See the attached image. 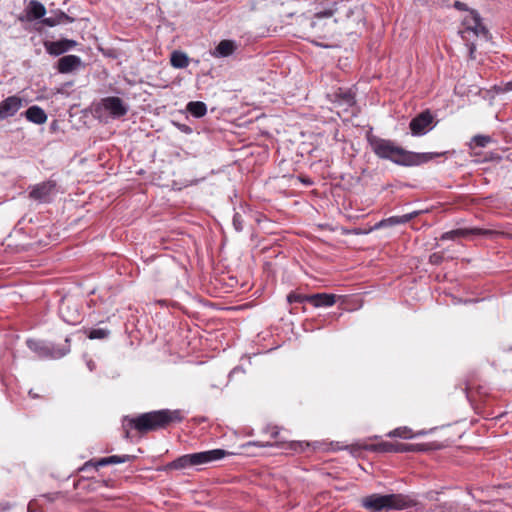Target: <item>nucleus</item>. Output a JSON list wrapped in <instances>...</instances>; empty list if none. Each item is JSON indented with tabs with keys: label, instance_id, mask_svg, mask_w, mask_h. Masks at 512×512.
Segmentation results:
<instances>
[{
	"label": "nucleus",
	"instance_id": "obj_1",
	"mask_svg": "<svg viewBox=\"0 0 512 512\" xmlns=\"http://www.w3.org/2000/svg\"><path fill=\"white\" fill-rule=\"evenodd\" d=\"M368 143L379 158L388 159L398 165L416 166L439 156L438 153H415L406 151L396 145L392 140L383 139L375 135H368Z\"/></svg>",
	"mask_w": 512,
	"mask_h": 512
},
{
	"label": "nucleus",
	"instance_id": "obj_2",
	"mask_svg": "<svg viewBox=\"0 0 512 512\" xmlns=\"http://www.w3.org/2000/svg\"><path fill=\"white\" fill-rule=\"evenodd\" d=\"M184 419L181 410H158L143 413L137 417L126 416L123 419V428L125 429L124 437L130 438L129 429H135L140 433L162 429L171 423H179Z\"/></svg>",
	"mask_w": 512,
	"mask_h": 512
},
{
	"label": "nucleus",
	"instance_id": "obj_3",
	"mask_svg": "<svg viewBox=\"0 0 512 512\" xmlns=\"http://www.w3.org/2000/svg\"><path fill=\"white\" fill-rule=\"evenodd\" d=\"M230 454L231 453L224 449H213L197 453L185 454L168 463L165 466V470H181L189 467H199L221 460Z\"/></svg>",
	"mask_w": 512,
	"mask_h": 512
},
{
	"label": "nucleus",
	"instance_id": "obj_4",
	"mask_svg": "<svg viewBox=\"0 0 512 512\" xmlns=\"http://www.w3.org/2000/svg\"><path fill=\"white\" fill-rule=\"evenodd\" d=\"M45 15V6L37 0H31L26 5L22 14L19 16V20L21 22H33L35 20L41 19V23L49 27H53L57 24L64 23L69 20V17L63 12H59L48 17H45Z\"/></svg>",
	"mask_w": 512,
	"mask_h": 512
},
{
	"label": "nucleus",
	"instance_id": "obj_5",
	"mask_svg": "<svg viewBox=\"0 0 512 512\" xmlns=\"http://www.w3.org/2000/svg\"><path fill=\"white\" fill-rule=\"evenodd\" d=\"M66 345L63 347L49 344L44 341L28 339L26 344L28 348L33 351L40 358L58 359L70 352V339H65Z\"/></svg>",
	"mask_w": 512,
	"mask_h": 512
},
{
	"label": "nucleus",
	"instance_id": "obj_6",
	"mask_svg": "<svg viewBox=\"0 0 512 512\" xmlns=\"http://www.w3.org/2000/svg\"><path fill=\"white\" fill-rule=\"evenodd\" d=\"M433 115L429 110L423 111L414 117L409 124L413 136H421L432 129Z\"/></svg>",
	"mask_w": 512,
	"mask_h": 512
},
{
	"label": "nucleus",
	"instance_id": "obj_7",
	"mask_svg": "<svg viewBox=\"0 0 512 512\" xmlns=\"http://www.w3.org/2000/svg\"><path fill=\"white\" fill-rule=\"evenodd\" d=\"M364 509L371 512H389L387 494H371L361 499Z\"/></svg>",
	"mask_w": 512,
	"mask_h": 512
},
{
	"label": "nucleus",
	"instance_id": "obj_8",
	"mask_svg": "<svg viewBox=\"0 0 512 512\" xmlns=\"http://www.w3.org/2000/svg\"><path fill=\"white\" fill-rule=\"evenodd\" d=\"M387 499L389 512L405 510L417 505L415 498L402 493L387 494Z\"/></svg>",
	"mask_w": 512,
	"mask_h": 512
},
{
	"label": "nucleus",
	"instance_id": "obj_9",
	"mask_svg": "<svg viewBox=\"0 0 512 512\" xmlns=\"http://www.w3.org/2000/svg\"><path fill=\"white\" fill-rule=\"evenodd\" d=\"M102 108L114 118H120L128 112V106L122 99L109 96L101 100Z\"/></svg>",
	"mask_w": 512,
	"mask_h": 512
},
{
	"label": "nucleus",
	"instance_id": "obj_10",
	"mask_svg": "<svg viewBox=\"0 0 512 512\" xmlns=\"http://www.w3.org/2000/svg\"><path fill=\"white\" fill-rule=\"evenodd\" d=\"M55 187L56 184L54 181L49 180L42 182L32 187L29 192V197L40 202H48L55 190Z\"/></svg>",
	"mask_w": 512,
	"mask_h": 512
},
{
	"label": "nucleus",
	"instance_id": "obj_11",
	"mask_svg": "<svg viewBox=\"0 0 512 512\" xmlns=\"http://www.w3.org/2000/svg\"><path fill=\"white\" fill-rule=\"evenodd\" d=\"M23 106V101L20 97L13 95L9 96L0 102V121L14 116Z\"/></svg>",
	"mask_w": 512,
	"mask_h": 512
},
{
	"label": "nucleus",
	"instance_id": "obj_12",
	"mask_svg": "<svg viewBox=\"0 0 512 512\" xmlns=\"http://www.w3.org/2000/svg\"><path fill=\"white\" fill-rule=\"evenodd\" d=\"M59 312L62 319L70 325H76L81 322V314L77 305H72L69 300L62 301Z\"/></svg>",
	"mask_w": 512,
	"mask_h": 512
},
{
	"label": "nucleus",
	"instance_id": "obj_13",
	"mask_svg": "<svg viewBox=\"0 0 512 512\" xmlns=\"http://www.w3.org/2000/svg\"><path fill=\"white\" fill-rule=\"evenodd\" d=\"M44 47L47 53L54 56H59L76 46V41L69 39H61L58 41H44Z\"/></svg>",
	"mask_w": 512,
	"mask_h": 512
},
{
	"label": "nucleus",
	"instance_id": "obj_14",
	"mask_svg": "<svg viewBox=\"0 0 512 512\" xmlns=\"http://www.w3.org/2000/svg\"><path fill=\"white\" fill-rule=\"evenodd\" d=\"M246 446H258V447H271L276 446L278 448H283L286 450L294 451V452H302L304 451L305 447L308 446V443L300 442V441H291V442H284V441H276L275 443H262L257 441H250L246 444Z\"/></svg>",
	"mask_w": 512,
	"mask_h": 512
},
{
	"label": "nucleus",
	"instance_id": "obj_15",
	"mask_svg": "<svg viewBox=\"0 0 512 512\" xmlns=\"http://www.w3.org/2000/svg\"><path fill=\"white\" fill-rule=\"evenodd\" d=\"M82 66V60L76 55H66L61 57L57 62V70L59 73H71Z\"/></svg>",
	"mask_w": 512,
	"mask_h": 512
},
{
	"label": "nucleus",
	"instance_id": "obj_16",
	"mask_svg": "<svg viewBox=\"0 0 512 512\" xmlns=\"http://www.w3.org/2000/svg\"><path fill=\"white\" fill-rule=\"evenodd\" d=\"M239 47V44L233 40L225 39L211 50V55L215 58H225L231 56Z\"/></svg>",
	"mask_w": 512,
	"mask_h": 512
},
{
	"label": "nucleus",
	"instance_id": "obj_17",
	"mask_svg": "<svg viewBox=\"0 0 512 512\" xmlns=\"http://www.w3.org/2000/svg\"><path fill=\"white\" fill-rule=\"evenodd\" d=\"M465 32H487L482 26L479 14L475 10L468 11L463 19Z\"/></svg>",
	"mask_w": 512,
	"mask_h": 512
},
{
	"label": "nucleus",
	"instance_id": "obj_18",
	"mask_svg": "<svg viewBox=\"0 0 512 512\" xmlns=\"http://www.w3.org/2000/svg\"><path fill=\"white\" fill-rule=\"evenodd\" d=\"M338 296L328 293H316L309 295L308 302L314 307H330L336 303Z\"/></svg>",
	"mask_w": 512,
	"mask_h": 512
},
{
	"label": "nucleus",
	"instance_id": "obj_19",
	"mask_svg": "<svg viewBox=\"0 0 512 512\" xmlns=\"http://www.w3.org/2000/svg\"><path fill=\"white\" fill-rule=\"evenodd\" d=\"M458 230V238L459 237H468V236H482L486 238H494L500 233L491 229H482V228H460Z\"/></svg>",
	"mask_w": 512,
	"mask_h": 512
},
{
	"label": "nucleus",
	"instance_id": "obj_20",
	"mask_svg": "<svg viewBox=\"0 0 512 512\" xmlns=\"http://www.w3.org/2000/svg\"><path fill=\"white\" fill-rule=\"evenodd\" d=\"M24 114L28 121L38 125L44 124L47 121L45 111L36 105L29 107Z\"/></svg>",
	"mask_w": 512,
	"mask_h": 512
},
{
	"label": "nucleus",
	"instance_id": "obj_21",
	"mask_svg": "<svg viewBox=\"0 0 512 512\" xmlns=\"http://www.w3.org/2000/svg\"><path fill=\"white\" fill-rule=\"evenodd\" d=\"M334 102L341 107L347 109L348 107H352L355 104V96L350 90H342L335 94Z\"/></svg>",
	"mask_w": 512,
	"mask_h": 512
},
{
	"label": "nucleus",
	"instance_id": "obj_22",
	"mask_svg": "<svg viewBox=\"0 0 512 512\" xmlns=\"http://www.w3.org/2000/svg\"><path fill=\"white\" fill-rule=\"evenodd\" d=\"M133 458L134 457L130 456V455H122V456L112 455L109 457L101 458L100 460L96 461L93 465L95 467H103V466L112 465V464L125 463V462L132 460Z\"/></svg>",
	"mask_w": 512,
	"mask_h": 512
},
{
	"label": "nucleus",
	"instance_id": "obj_23",
	"mask_svg": "<svg viewBox=\"0 0 512 512\" xmlns=\"http://www.w3.org/2000/svg\"><path fill=\"white\" fill-rule=\"evenodd\" d=\"M170 63L174 68L183 69L189 65V58L184 52L175 50L171 53Z\"/></svg>",
	"mask_w": 512,
	"mask_h": 512
},
{
	"label": "nucleus",
	"instance_id": "obj_24",
	"mask_svg": "<svg viewBox=\"0 0 512 512\" xmlns=\"http://www.w3.org/2000/svg\"><path fill=\"white\" fill-rule=\"evenodd\" d=\"M186 110L195 118H201L207 113V106L202 101H190L186 105Z\"/></svg>",
	"mask_w": 512,
	"mask_h": 512
},
{
	"label": "nucleus",
	"instance_id": "obj_25",
	"mask_svg": "<svg viewBox=\"0 0 512 512\" xmlns=\"http://www.w3.org/2000/svg\"><path fill=\"white\" fill-rule=\"evenodd\" d=\"M419 214L418 211H414L412 213L404 214L402 216H392L386 220H383L379 223V226L382 225H398V224H405L409 222L410 220L414 219Z\"/></svg>",
	"mask_w": 512,
	"mask_h": 512
},
{
	"label": "nucleus",
	"instance_id": "obj_26",
	"mask_svg": "<svg viewBox=\"0 0 512 512\" xmlns=\"http://www.w3.org/2000/svg\"><path fill=\"white\" fill-rule=\"evenodd\" d=\"M492 142V138L488 135H475L470 142V146L472 148L476 147H486L489 143Z\"/></svg>",
	"mask_w": 512,
	"mask_h": 512
},
{
	"label": "nucleus",
	"instance_id": "obj_27",
	"mask_svg": "<svg viewBox=\"0 0 512 512\" xmlns=\"http://www.w3.org/2000/svg\"><path fill=\"white\" fill-rule=\"evenodd\" d=\"M389 437L410 439L414 437L412 430L408 427H399L388 433Z\"/></svg>",
	"mask_w": 512,
	"mask_h": 512
},
{
	"label": "nucleus",
	"instance_id": "obj_28",
	"mask_svg": "<svg viewBox=\"0 0 512 512\" xmlns=\"http://www.w3.org/2000/svg\"><path fill=\"white\" fill-rule=\"evenodd\" d=\"M110 335V330L106 328H94L88 332L89 339H106Z\"/></svg>",
	"mask_w": 512,
	"mask_h": 512
},
{
	"label": "nucleus",
	"instance_id": "obj_29",
	"mask_svg": "<svg viewBox=\"0 0 512 512\" xmlns=\"http://www.w3.org/2000/svg\"><path fill=\"white\" fill-rule=\"evenodd\" d=\"M421 445L419 444H405V443H395V452L403 453V452H414L420 451Z\"/></svg>",
	"mask_w": 512,
	"mask_h": 512
},
{
	"label": "nucleus",
	"instance_id": "obj_30",
	"mask_svg": "<svg viewBox=\"0 0 512 512\" xmlns=\"http://www.w3.org/2000/svg\"><path fill=\"white\" fill-rule=\"evenodd\" d=\"M309 295H304L296 292H291L287 295V301L288 303H302V302H308Z\"/></svg>",
	"mask_w": 512,
	"mask_h": 512
},
{
	"label": "nucleus",
	"instance_id": "obj_31",
	"mask_svg": "<svg viewBox=\"0 0 512 512\" xmlns=\"http://www.w3.org/2000/svg\"><path fill=\"white\" fill-rule=\"evenodd\" d=\"M233 226L236 231L240 232L243 229V218L239 213H235L233 216Z\"/></svg>",
	"mask_w": 512,
	"mask_h": 512
},
{
	"label": "nucleus",
	"instance_id": "obj_32",
	"mask_svg": "<svg viewBox=\"0 0 512 512\" xmlns=\"http://www.w3.org/2000/svg\"><path fill=\"white\" fill-rule=\"evenodd\" d=\"M378 449L382 452H395V443L383 442L378 445Z\"/></svg>",
	"mask_w": 512,
	"mask_h": 512
},
{
	"label": "nucleus",
	"instance_id": "obj_33",
	"mask_svg": "<svg viewBox=\"0 0 512 512\" xmlns=\"http://www.w3.org/2000/svg\"><path fill=\"white\" fill-rule=\"evenodd\" d=\"M443 261V255L441 253H433L429 257V262L433 265H439Z\"/></svg>",
	"mask_w": 512,
	"mask_h": 512
},
{
	"label": "nucleus",
	"instance_id": "obj_34",
	"mask_svg": "<svg viewBox=\"0 0 512 512\" xmlns=\"http://www.w3.org/2000/svg\"><path fill=\"white\" fill-rule=\"evenodd\" d=\"M456 238H458V230L457 229L445 232L441 236L442 240H454Z\"/></svg>",
	"mask_w": 512,
	"mask_h": 512
},
{
	"label": "nucleus",
	"instance_id": "obj_35",
	"mask_svg": "<svg viewBox=\"0 0 512 512\" xmlns=\"http://www.w3.org/2000/svg\"><path fill=\"white\" fill-rule=\"evenodd\" d=\"M454 7L458 10H461V11H469L468 8H467V5L464 3V2H461V1H455L454 2Z\"/></svg>",
	"mask_w": 512,
	"mask_h": 512
},
{
	"label": "nucleus",
	"instance_id": "obj_36",
	"mask_svg": "<svg viewBox=\"0 0 512 512\" xmlns=\"http://www.w3.org/2000/svg\"><path fill=\"white\" fill-rule=\"evenodd\" d=\"M176 126L178 127V129L186 134H190L192 132V129L188 126V125H185V124H176Z\"/></svg>",
	"mask_w": 512,
	"mask_h": 512
},
{
	"label": "nucleus",
	"instance_id": "obj_37",
	"mask_svg": "<svg viewBox=\"0 0 512 512\" xmlns=\"http://www.w3.org/2000/svg\"><path fill=\"white\" fill-rule=\"evenodd\" d=\"M476 45H477V43H475V42L467 43V46H468V49H469V54H470L471 58H475L474 52H475V49H476Z\"/></svg>",
	"mask_w": 512,
	"mask_h": 512
},
{
	"label": "nucleus",
	"instance_id": "obj_38",
	"mask_svg": "<svg viewBox=\"0 0 512 512\" xmlns=\"http://www.w3.org/2000/svg\"><path fill=\"white\" fill-rule=\"evenodd\" d=\"M87 366L90 371H93L95 369V363L92 360L87 361Z\"/></svg>",
	"mask_w": 512,
	"mask_h": 512
},
{
	"label": "nucleus",
	"instance_id": "obj_39",
	"mask_svg": "<svg viewBox=\"0 0 512 512\" xmlns=\"http://www.w3.org/2000/svg\"><path fill=\"white\" fill-rule=\"evenodd\" d=\"M278 435H279V431L276 428H274L271 432V437L276 439L278 437Z\"/></svg>",
	"mask_w": 512,
	"mask_h": 512
},
{
	"label": "nucleus",
	"instance_id": "obj_40",
	"mask_svg": "<svg viewBox=\"0 0 512 512\" xmlns=\"http://www.w3.org/2000/svg\"><path fill=\"white\" fill-rule=\"evenodd\" d=\"M505 90H507V91L512 90V81H509L505 84Z\"/></svg>",
	"mask_w": 512,
	"mask_h": 512
},
{
	"label": "nucleus",
	"instance_id": "obj_41",
	"mask_svg": "<svg viewBox=\"0 0 512 512\" xmlns=\"http://www.w3.org/2000/svg\"><path fill=\"white\" fill-rule=\"evenodd\" d=\"M29 396H30L31 398H33V399H37V398H39V395H38V394H36V393H34V392H33V390H30V391H29Z\"/></svg>",
	"mask_w": 512,
	"mask_h": 512
},
{
	"label": "nucleus",
	"instance_id": "obj_42",
	"mask_svg": "<svg viewBox=\"0 0 512 512\" xmlns=\"http://www.w3.org/2000/svg\"><path fill=\"white\" fill-rule=\"evenodd\" d=\"M487 35H488V34H486V33H483V34H482V36H483L484 38H487Z\"/></svg>",
	"mask_w": 512,
	"mask_h": 512
}]
</instances>
